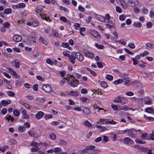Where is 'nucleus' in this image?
I'll use <instances>...</instances> for the list:
<instances>
[{"label": "nucleus", "mask_w": 154, "mask_h": 154, "mask_svg": "<svg viewBox=\"0 0 154 154\" xmlns=\"http://www.w3.org/2000/svg\"><path fill=\"white\" fill-rule=\"evenodd\" d=\"M82 112L85 115H88L89 114L90 111L89 109L86 107H84L82 109Z\"/></svg>", "instance_id": "nucleus-19"}, {"label": "nucleus", "mask_w": 154, "mask_h": 154, "mask_svg": "<svg viewBox=\"0 0 154 154\" xmlns=\"http://www.w3.org/2000/svg\"><path fill=\"white\" fill-rule=\"evenodd\" d=\"M60 144L63 146H67V143L64 140L60 139L59 140Z\"/></svg>", "instance_id": "nucleus-28"}, {"label": "nucleus", "mask_w": 154, "mask_h": 154, "mask_svg": "<svg viewBox=\"0 0 154 154\" xmlns=\"http://www.w3.org/2000/svg\"><path fill=\"white\" fill-rule=\"evenodd\" d=\"M143 117L146 120H149V121H153L154 120V118L147 116L145 114L143 115Z\"/></svg>", "instance_id": "nucleus-26"}, {"label": "nucleus", "mask_w": 154, "mask_h": 154, "mask_svg": "<svg viewBox=\"0 0 154 154\" xmlns=\"http://www.w3.org/2000/svg\"><path fill=\"white\" fill-rule=\"evenodd\" d=\"M135 141L137 143H140L143 144L145 143V142L144 141H143L141 139L138 138L136 139L135 140Z\"/></svg>", "instance_id": "nucleus-36"}, {"label": "nucleus", "mask_w": 154, "mask_h": 154, "mask_svg": "<svg viewBox=\"0 0 154 154\" xmlns=\"http://www.w3.org/2000/svg\"><path fill=\"white\" fill-rule=\"evenodd\" d=\"M40 42L45 45H47L48 43V42L42 37H40L39 38Z\"/></svg>", "instance_id": "nucleus-15"}, {"label": "nucleus", "mask_w": 154, "mask_h": 154, "mask_svg": "<svg viewBox=\"0 0 154 154\" xmlns=\"http://www.w3.org/2000/svg\"><path fill=\"white\" fill-rule=\"evenodd\" d=\"M145 110L147 113L154 114V109L151 107H147L145 109Z\"/></svg>", "instance_id": "nucleus-16"}, {"label": "nucleus", "mask_w": 154, "mask_h": 154, "mask_svg": "<svg viewBox=\"0 0 154 154\" xmlns=\"http://www.w3.org/2000/svg\"><path fill=\"white\" fill-rule=\"evenodd\" d=\"M60 74L61 77H63L64 76L65 74L66 73V72L65 70L61 71L60 72Z\"/></svg>", "instance_id": "nucleus-62"}, {"label": "nucleus", "mask_w": 154, "mask_h": 154, "mask_svg": "<svg viewBox=\"0 0 154 154\" xmlns=\"http://www.w3.org/2000/svg\"><path fill=\"white\" fill-rule=\"evenodd\" d=\"M63 55L69 57L70 55L68 52V51H64L63 52Z\"/></svg>", "instance_id": "nucleus-59"}, {"label": "nucleus", "mask_w": 154, "mask_h": 154, "mask_svg": "<svg viewBox=\"0 0 154 154\" xmlns=\"http://www.w3.org/2000/svg\"><path fill=\"white\" fill-rule=\"evenodd\" d=\"M120 2L121 5L122 7L124 9L126 8H127V5L125 0H124Z\"/></svg>", "instance_id": "nucleus-37"}, {"label": "nucleus", "mask_w": 154, "mask_h": 154, "mask_svg": "<svg viewBox=\"0 0 154 154\" xmlns=\"http://www.w3.org/2000/svg\"><path fill=\"white\" fill-rule=\"evenodd\" d=\"M6 93L8 96L11 97H13L15 95V93L12 91H7Z\"/></svg>", "instance_id": "nucleus-29"}, {"label": "nucleus", "mask_w": 154, "mask_h": 154, "mask_svg": "<svg viewBox=\"0 0 154 154\" xmlns=\"http://www.w3.org/2000/svg\"><path fill=\"white\" fill-rule=\"evenodd\" d=\"M134 26H136L138 27H140L142 26V24L141 23L138 22H134L133 24Z\"/></svg>", "instance_id": "nucleus-41"}, {"label": "nucleus", "mask_w": 154, "mask_h": 154, "mask_svg": "<svg viewBox=\"0 0 154 154\" xmlns=\"http://www.w3.org/2000/svg\"><path fill=\"white\" fill-rule=\"evenodd\" d=\"M107 124L116 125V121H114L113 120L107 119Z\"/></svg>", "instance_id": "nucleus-32"}, {"label": "nucleus", "mask_w": 154, "mask_h": 154, "mask_svg": "<svg viewBox=\"0 0 154 154\" xmlns=\"http://www.w3.org/2000/svg\"><path fill=\"white\" fill-rule=\"evenodd\" d=\"M96 127L100 129V131L101 132H103L106 130V128L105 127L101 126L100 125H96Z\"/></svg>", "instance_id": "nucleus-18"}, {"label": "nucleus", "mask_w": 154, "mask_h": 154, "mask_svg": "<svg viewBox=\"0 0 154 154\" xmlns=\"http://www.w3.org/2000/svg\"><path fill=\"white\" fill-rule=\"evenodd\" d=\"M132 60L133 61V64L134 65H136L138 64L139 62L137 60V59L135 58H132Z\"/></svg>", "instance_id": "nucleus-45"}, {"label": "nucleus", "mask_w": 154, "mask_h": 154, "mask_svg": "<svg viewBox=\"0 0 154 154\" xmlns=\"http://www.w3.org/2000/svg\"><path fill=\"white\" fill-rule=\"evenodd\" d=\"M12 12V10L11 8H8L5 9L4 11V14H11Z\"/></svg>", "instance_id": "nucleus-30"}, {"label": "nucleus", "mask_w": 154, "mask_h": 154, "mask_svg": "<svg viewBox=\"0 0 154 154\" xmlns=\"http://www.w3.org/2000/svg\"><path fill=\"white\" fill-rule=\"evenodd\" d=\"M146 46L148 48H149L151 49L154 48V45L151 44L150 43H147L146 44Z\"/></svg>", "instance_id": "nucleus-44"}, {"label": "nucleus", "mask_w": 154, "mask_h": 154, "mask_svg": "<svg viewBox=\"0 0 154 154\" xmlns=\"http://www.w3.org/2000/svg\"><path fill=\"white\" fill-rule=\"evenodd\" d=\"M45 117L46 120L48 119H51L52 118V115L51 114H46L45 116Z\"/></svg>", "instance_id": "nucleus-53"}, {"label": "nucleus", "mask_w": 154, "mask_h": 154, "mask_svg": "<svg viewBox=\"0 0 154 154\" xmlns=\"http://www.w3.org/2000/svg\"><path fill=\"white\" fill-rule=\"evenodd\" d=\"M149 54L148 51H145L143 52L140 53V55L141 57H144L145 56Z\"/></svg>", "instance_id": "nucleus-51"}, {"label": "nucleus", "mask_w": 154, "mask_h": 154, "mask_svg": "<svg viewBox=\"0 0 154 154\" xmlns=\"http://www.w3.org/2000/svg\"><path fill=\"white\" fill-rule=\"evenodd\" d=\"M61 46L63 48H66L69 46V44L67 43H62L61 44Z\"/></svg>", "instance_id": "nucleus-55"}, {"label": "nucleus", "mask_w": 154, "mask_h": 154, "mask_svg": "<svg viewBox=\"0 0 154 154\" xmlns=\"http://www.w3.org/2000/svg\"><path fill=\"white\" fill-rule=\"evenodd\" d=\"M42 143H37L36 142L32 141L30 145L32 146H34L36 147L39 148V146H40V144H42Z\"/></svg>", "instance_id": "nucleus-17"}, {"label": "nucleus", "mask_w": 154, "mask_h": 154, "mask_svg": "<svg viewBox=\"0 0 154 154\" xmlns=\"http://www.w3.org/2000/svg\"><path fill=\"white\" fill-rule=\"evenodd\" d=\"M18 8H23L25 7L26 5L23 3H20L17 4Z\"/></svg>", "instance_id": "nucleus-42"}, {"label": "nucleus", "mask_w": 154, "mask_h": 154, "mask_svg": "<svg viewBox=\"0 0 154 154\" xmlns=\"http://www.w3.org/2000/svg\"><path fill=\"white\" fill-rule=\"evenodd\" d=\"M92 154H99L100 153V152L99 150L93 149L92 150Z\"/></svg>", "instance_id": "nucleus-54"}, {"label": "nucleus", "mask_w": 154, "mask_h": 154, "mask_svg": "<svg viewBox=\"0 0 154 154\" xmlns=\"http://www.w3.org/2000/svg\"><path fill=\"white\" fill-rule=\"evenodd\" d=\"M24 86L26 88L28 89H30L32 88L31 85L27 83H25Z\"/></svg>", "instance_id": "nucleus-61"}, {"label": "nucleus", "mask_w": 154, "mask_h": 154, "mask_svg": "<svg viewBox=\"0 0 154 154\" xmlns=\"http://www.w3.org/2000/svg\"><path fill=\"white\" fill-rule=\"evenodd\" d=\"M69 94L75 97L78 96L79 95L78 92L77 91H71L69 93Z\"/></svg>", "instance_id": "nucleus-31"}, {"label": "nucleus", "mask_w": 154, "mask_h": 154, "mask_svg": "<svg viewBox=\"0 0 154 154\" xmlns=\"http://www.w3.org/2000/svg\"><path fill=\"white\" fill-rule=\"evenodd\" d=\"M123 143L126 144H128L131 143L132 144L134 143V141L132 139L129 138L128 137H125L123 139Z\"/></svg>", "instance_id": "nucleus-8"}, {"label": "nucleus", "mask_w": 154, "mask_h": 154, "mask_svg": "<svg viewBox=\"0 0 154 154\" xmlns=\"http://www.w3.org/2000/svg\"><path fill=\"white\" fill-rule=\"evenodd\" d=\"M23 119H28L29 118V116L26 113L22 114Z\"/></svg>", "instance_id": "nucleus-47"}, {"label": "nucleus", "mask_w": 154, "mask_h": 154, "mask_svg": "<svg viewBox=\"0 0 154 154\" xmlns=\"http://www.w3.org/2000/svg\"><path fill=\"white\" fill-rule=\"evenodd\" d=\"M116 10L117 12L119 13L122 12V9L119 6H116Z\"/></svg>", "instance_id": "nucleus-48"}, {"label": "nucleus", "mask_w": 154, "mask_h": 154, "mask_svg": "<svg viewBox=\"0 0 154 154\" xmlns=\"http://www.w3.org/2000/svg\"><path fill=\"white\" fill-rule=\"evenodd\" d=\"M95 148V146L94 145L87 146L85 149L82 150L80 152L82 154L87 153L88 154H92V150L93 149H94Z\"/></svg>", "instance_id": "nucleus-3"}, {"label": "nucleus", "mask_w": 154, "mask_h": 154, "mask_svg": "<svg viewBox=\"0 0 154 154\" xmlns=\"http://www.w3.org/2000/svg\"><path fill=\"white\" fill-rule=\"evenodd\" d=\"M99 121L102 124H107V119H100Z\"/></svg>", "instance_id": "nucleus-56"}, {"label": "nucleus", "mask_w": 154, "mask_h": 154, "mask_svg": "<svg viewBox=\"0 0 154 154\" xmlns=\"http://www.w3.org/2000/svg\"><path fill=\"white\" fill-rule=\"evenodd\" d=\"M39 25V22L37 20H35L32 22V25L34 27H36Z\"/></svg>", "instance_id": "nucleus-39"}, {"label": "nucleus", "mask_w": 154, "mask_h": 154, "mask_svg": "<svg viewBox=\"0 0 154 154\" xmlns=\"http://www.w3.org/2000/svg\"><path fill=\"white\" fill-rule=\"evenodd\" d=\"M128 46L130 48L132 49H134L135 48V45L134 44L131 43H129L128 45Z\"/></svg>", "instance_id": "nucleus-60"}, {"label": "nucleus", "mask_w": 154, "mask_h": 154, "mask_svg": "<svg viewBox=\"0 0 154 154\" xmlns=\"http://www.w3.org/2000/svg\"><path fill=\"white\" fill-rule=\"evenodd\" d=\"M13 39L14 41L18 42L21 41L22 38L19 35H15L13 36Z\"/></svg>", "instance_id": "nucleus-9"}, {"label": "nucleus", "mask_w": 154, "mask_h": 154, "mask_svg": "<svg viewBox=\"0 0 154 154\" xmlns=\"http://www.w3.org/2000/svg\"><path fill=\"white\" fill-rule=\"evenodd\" d=\"M123 82V79H119L114 81L113 83L115 85H119L122 83Z\"/></svg>", "instance_id": "nucleus-23"}, {"label": "nucleus", "mask_w": 154, "mask_h": 154, "mask_svg": "<svg viewBox=\"0 0 154 154\" xmlns=\"http://www.w3.org/2000/svg\"><path fill=\"white\" fill-rule=\"evenodd\" d=\"M18 130L20 132H23L25 131L26 128L24 126H21L18 127Z\"/></svg>", "instance_id": "nucleus-34"}, {"label": "nucleus", "mask_w": 154, "mask_h": 154, "mask_svg": "<svg viewBox=\"0 0 154 154\" xmlns=\"http://www.w3.org/2000/svg\"><path fill=\"white\" fill-rule=\"evenodd\" d=\"M46 63L51 65H53L54 64V62L50 59H47L46 60Z\"/></svg>", "instance_id": "nucleus-46"}, {"label": "nucleus", "mask_w": 154, "mask_h": 154, "mask_svg": "<svg viewBox=\"0 0 154 154\" xmlns=\"http://www.w3.org/2000/svg\"><path fill=\"white\" fill-rule=\"evenodd\" d=\"M49 136L50 138L52 140H55L56 138V136L54 134L51 133Z\"/></svg>", "instance_id": "nucleus-57"}, {"label": "nucleus", "mask_w": 154, "mask_h": 154, "mask_svg": "<svg viewBox=\"0 0 154 154\" xmlns=\"http://www.w3.org/2000/svg\"><path fill=\"white\" fill-rule=\"evenodd\" d=\"M138 3V0H129L128 2V5L130 6L134 7Z\"/></svg>", "instance_id": "nucleus-7"}, {"label": "nucleus", "mask_w": 154, "mask_h": 154, "mask_svg": "<svg viewBox=\"0 0 154 154\" xmlns=\"http://www.w3.org/2000/svg\"><path fill=\"white\" fill-rule=\"evenodd\" d=\"M10 25V23L8 22H5L3 24V26L6 28H8Z\"/></svg>", "instance_id": "nucleus-43"}, {"label": "nucleus", "mask_w": 154, "mask_h": 154, "mask_svg": "<svg viewBox=\"0 0 154 154\" xmlns=\"http://www.w3.org/2000/svg\"><path fill=\"white\" fill-rule=\"evenodd\" d=\"M122 96L121 95L118 96L117 97L113 100V101L116 103H119Z\"/></svg>", "instance_id": "nucleus-22"}, {"label": "nucleus", "mask_w": 154, "mask_h": 154, "mask_svg": "<svg viewBox=\"0 0 154 154\" xmlns=\"http://www.w3.org/2000/svg\"><path fill=\"white\" fill-rule=\"evenodd\" d=\"M83 124L88 128H90L92 125V124L88 120L85 121L83 123Z\"/></svg>", "instance_id": "nucleus-24"}, {"label": "nucleus", "mask_w": 154, "mask_h": 154, "mask_svg": "<svg viewBox=\"0 0 154 154\" xmlns=\"http://www.w3.org/2000/svg\"><path fill=\"white\" fill-rule=\"evenodd\" d=\"M60 20L61 21L64 22L65 23L66 22L67 20L66 18L64 16H62V17H60Z\"/></svg>", "instance_id": "nucleus-50"}, {"label": "nucleus", "mask_w": 154, "mask_h": 154, "mask_svg": "<svg viewBox=\"0 0 154 154\" xmlns=\"http://www.w3.org/2000/svg\"><path fill=\"white\" fill-rule=\"evenodd\" d=\"M43 9V7L40 5H38L37 6V8L35 11L38 14L41 18L47 21H51V19H50V17L47 16V15L43 13L42 11Z\"/></svg>", "instance_id": "nucleus-2"}, {"label": "nucleus", "mask_w": 154, "mask_h": 154, "mask_svg": "<svg viewBox=\"0 0 154 154\" xmlns=\"http://www.w3.org/2000/svg\"><path fill=\"white\" fill-rule=\"evenodd\" d=\"M148 134L147 133H144L142 134L141 137L142 139L145 140H147L148 138L147 137Z\"/></svg>", "instance_id": "nucleus-40"}, {"label": "nucleus", "mask_w": 154, "mask_h": 154, "mask_svg": "<svg viewBox=\"0 0 154 154\" xmlns=\"http://www.w3.org/2000/svg\"><path fill=\"white\" fill-rule=\"evenodd\" d=\"M11 103V101L10 100H3L1 101L2 104L4 106H6L9 104H10Z\"/></svg>", "instance_id": "nucleus-21"}, {"label": "nucleus", "mask_w": 154, "mask_h": 154, "mask_svg": "<svg viewBox=\"0 0 154 154\" xmlns=\"http://www.w3.org/2000/svg\"><path fill=\"white\" fill-rule=\"evenodd\" d=\"M128 135L132 138H134L135 137V135L133 132L131 130H128Z\"/></svg>", "instance_id": "nucleus-20"}, {"label": "nucleus", "mask_w": 154, "mask_h": 154, "mask_svg": "<svg viewBox=\"0 0 154 154\" xmlns=\"http://www.w3.org/2000/svg\"><path fill=\"white\" fill-rule=\"evenodd\" d=\"M126 18V17L125 15L124 14H122L119 16V19L121 21L124 20Z\"/></svg>", "instance_id": "nucleus-52"}, {"label": "nucleus", "mask_w": 154, "mask_h": 154, "mask_svg": "<svg viewBox=\"0 0 154 154\" xmlns=\"http://www.w3.org/2000/svg\"><path fill=\"white\" fill-rule=\"evenodd\" d=\"M95 45L96 47L98 49H102L104 48V46L103 45H99L97 43H95Z\"/></svg>", "instance_id": "nucleus-35"}, {"label": "nucleus", "mask_w": 154, "mask_h": 154, "mask_svg": "<svg viewBox=\"0 0 154 154\" xmlns=\"http://www.w3.org/2000/svg\"><path fill=\"white\" fill-rule=\"evenodd\" d=\"M44 113L41 111H39L38 113L35 114V117L38 120L40 119L43 117L44 115Z\"/></svg>", "instance_id": "nucleus-10"}, {"label": "nucleus", "mask_w": 154, "mask_h": 154, "mask_svg": "<svg viewBox=\"0 0 154 154\" xmlns=\"http://www.w3.org/2000/svg\"><path fill=\"white\" fill-rule=\"evenodd\" d=\"M75 29L77 30H78L80 27V24L78 23H75L74 25Z\"/></svg>", "instance_id": "nucleus-58"}, {"label": "nucleus", "mask_w": 154, "mask_h": 154, "mask_svg": "<svg viewBox=\"0 0 154 154\" xmlns=\"http://www.w3.org/2000/svg\"><path fill=\"white\" fill-rule=\"evenodd\" d=\"M91 34L95 38L99 40L100 39V34L96 31L92 29L90 31Z\"/></svg>", "instance_id": "nucleus-5"}, {"label": "nucleus", "mask_w": 154, "mask_h": 154, "mask_svg": "<svg viewBox=\"0 0 154 154\" xmlns=\"http://www.w3.org/2000/svg\"><path fill=\"white\" fill-rule=\"evenodd\" d=\"M86 69L89 72H90L91 74L93 76H96L97 75V73L94 71L91 70L89 68L87 67Z\"/></svg>", "instance_id": "nucleus-25"}, {"label": "nucleus", "mask_w": 154, "mask_h": 154, "mask_svg": "<svg viewBox=\"0 0 154 154\" xmlns=\"http://www.w3.org/2000/svg\"><path fill=\"white\" fill-rule=\"evenodd\" d=\"M106 78L108 80L111 81L113 80V77L111 75L107 74L106 76Z\"/></svg>", "instance_id": "nucleus-33"}, {"label": "nucleus", "mask_w": 154, "mask_h": 154, "mask_svg": "<svg viewBox=\"0 0 154 154\" xmlns=\"http://www.w3.org/2000/svg\"><path fill=\"white\" fill-rule=\"evenodd\" d=\"M5 118L7 119L8 121L11 120V122H13L14 120V119L13 117H12L11 115H6Z\"/></svg>", "instance_id": "nucleus-27"}, {"label": "nucleus", "mask_w": 154, "mask_h": 154, "mask_svg": "<svg viewBox=\"0 0 154 154\" xmlns=\"http://www.w3.org/2000/svg\"><path fill=\"white\" fill-rule=\"evenodd\" d=\"M66 79L68 81L69 84L72 87H77L79 83V80L75 78L73 75L68 74Z\"/></svg>", "instance_id": "nucleus-1"}, {"label": "nucleus", "mask_w": 154, "mask_h": 154, "mask_svg": "<svg viewBox=\"0 0 154 154\" xmlns=\"http://www.w3.org/2000/svg\"><path fill=\"white\" fill-rule=\"evenodd\" d=\"M32 88L35 91H37L38 90V84H35V85H34L32 87Z\"/></svg>", "instance_id": "nucleus-49"}, {"label": "nucleus", "mask_w": 154, "mask_h": 154, "mask_svg": "<svg viewBox=\"0 0 154 154\" xmlns=\"http://www.w3.org/2000/svg\"><path fill=\"white\" fill-rule=\"evenodd\" d=\"M100 84L101 87L103 88H106L107 87V83L104 81L100 83Z\"/></svg>", "instance_id": "nucleus-38"}, {"label": "nucleus", "mask_w": 154, "mask_h": 154, "mask_svg": "<svg viewBox=\"0 0 154 154\" xmlns=\"http://www.w3.org/2000/svg\"><path fill=\"white\" fill-rule=\"evenodd\" d=\"M150 139L154 140V130L152 131V133L150 134Z\"/></svg>", "instance_id": "nucleus-64"}, {"label": "nucleus", "mask_w": 154, "mask_h": 154, "mask_svg": "<svg viewBox=\"0 0 154 154\" xmlns=\"http://www.w3.org/2000/svg\"><path fill=\"white\" fill-rule=\"evenodd\" d=\"M85 56L90 58H92L94 57V54L88 51H85L84 53Z\"/></svg>", "instance_id": "nucleus-13"}, {"label": "nucleus", "mask_w": 154, "mask_h": 154, "mask_svg": "<svg viewBox=\"0 0 154 154\" xmlns=\"http://www.w3.org/2000/svg\"><path fill=\"white\" fill-rule=\"evenodd\" d=\"M96 18L99 21L105 22V18L103 16H101L98 14H97L95 15Z\"/></svg>", "instance_id": "nucleus-11"}, {"label": "nucleus", "mask_w": 154, "mask_h": 154, "mask_svg": "<svg viewBox=\"0 0 154 154\" xmlns=\"http://www.w3.org/2000/svg\"><path fill=\"white\" fill-rule=\"evenodd\" d=\"M75 55L76 59L79 61H82L84 59L83 55L79 52H76L75 54Z\"/></svg>", "instance_id": "nucleus-4"}, {"label": "nucleus", "mask_w": 154, "mask_h": 154, "mask_svg": "<svg viewBox=\"0 0 154 154\" xmlns=\"http://www.w3.org/2000/svg\"><path fill=\"white\" fill-rule=\"evenodd\" d=\"M111 107L114 111H116L118 109V106L116 105L112 104L111 105Z\"/></svg>", "instance_id": "nucleus-63"}, {"label": "nucleus", "mask_w": 154, "mask_h": 154, "mask_svg": "<svg viewBox=\"0 0 154 154\" xmlns=\"http://www.w3.org/2000/svg\"><path fill=\"white\" fill-rule=\"evenodd\" d=\"M128 100L127 98L122 96L119 103L122 105H124L128 103Z\"/></svg>", "instance_id": "nucleus-14"}, {"label": "nucleus", "mask_w": 154, "mask_h": 154, "mask_svg": "<svg viewBox=\"0 0 154 154\" xmlns=\"http://www.w3.org/2000/svg\"><path fill=\"white\" fill-rule=\"evenodd\" d=\"M68 57L70 62L73 64H74L75 63V60L76 59L75 55L74 56V54H72L71 55Z\"/></svg>", "instance_id": "nucleus-12"}, {"label": "nucleus", "mask_w": 154, "mask_h": 154, "mask_svg": "<svg viewBox=\"0 0 154 154\" xmlns=\"http://www.w3.org/2000/svg\"><path fill=\"white\" fill-rule=\"evenodd\" d=\"M42 88L46 93H49L51 91V86L48 84H45L42 86Z\"/></svg>", "instance_id": "nucleus-6"}]
</instances>
